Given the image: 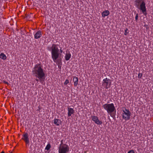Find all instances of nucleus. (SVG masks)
Instances as JSON below:
<instances>
[{
	"mask_svg": "<svg viewBox=\"0 0 153 153\" xmlns=\"http://www.w3.org/2000/svg\"><path fill=\"white\" fill-rule=\"evenodd\" d=\"M32 72L33 74L37 78L36 80L42 84L45 81L46 74L42 65L39 63H37L34 66Z\"/></svg>",
	"mask_w": 153,
	"mask_h": 153,
	"instance_id": "1",
	"label": "nucleus"
},
{
	"mask_svg": "<svg viewBox=\"0 0 153 153\" xmlns=\"http://www.w3.org/2000/svg\"><path fill=\"white\" fill-rule=\"evenodd\" d=\"M145 0H136L134 1V5L137 8L141 11L142 13L146 16L147 10Z\"/></svg>",
	"mask_w": 153,
	"mask_h": 153,
	"instance_id": "2",
	"label": "nucleus"
},
{
	"mask_svg": "<svg viewBox=\"0 0 153 153\" xmlns=\"http://www.w3.org/2000/svg\"><path fill=\"white\" fill-rule=\"evenodd\" d=\"M51 50L52 58L53 61L56 62L59 55V49L56 45L53 44L51 48Z\"/></svg>",
	"mask_w": 153,
	"mask_h": 153,
	"instance_id": "3",
	"label": "nucleus"
},
{
	"mask_svg": "<svg viewBox=\"0 0 153 153\" xmlns=\"http://www.w3.org/2000/svg\"><path fill=\"white\" fill-rule=\"evenodd\" d=\"M102 107L104 108L111 117L112 113L114 111H116V108L113 103H106L104 104Z\"/></svg>",
	"mask_w": 153,
	"mask_h": 153,
	"instance_id": "4",
	"label": "nucleus"
},
{
	"mask_svg": "<svg viewBox=\"0 0 153 153\" xmlns=\"http://www.w3.org/2000/svg\"><path fill=\"white\" fill-rule=\"evenodd\" d=\"M122 110L123 118L126 121L130 120L131 114L129 110L125 107H123Z\"/></svg>",
	"mask_w": 153,
	"mask_h": 153,
	"instance_id": "5",
	"label": "nucleus"
},
{
	"mask_svg": "<svg viewBox=\"0 0 153 153\" xmlns=\"http://www.w3.org/2000/svg\"><path fill=\"white\" fill-rule=\"evenodd\" d=\"M61 144L58 148V151H59V152H65V151L67 149H70L68 146L65 143H63V140H61Z\"/></svg>",
	"mask_w": 153,
	"mask_h": 153,
	"instance_id": "6",
	"label": "nucleus"
},
{
	"mask_svg": "<svg viewBox=\"0 0 153 153\" xmlns=\"http://www.w3.org/2000/svg\"><path fill=\"white\" fill-rule=\"evenodd\" d=\"M102 84L105 86L106 88H109L111 84V80L107 78L104 79L103 80Z\"/></svg>",
	"mask_w": 153,
	"mask_h": 153,
	"instance_id": "7",
	"label": "nucleus"
},
{
	"mask_svg": "<svg viewBox=\"0 0 153 153\" xmlns=\"http://www.w3.org/2000/svg\"><path fill=\"white\" fill-rule=\"evenodd\" d=\"M91 118L92 120L97 125H100L102 124V121L99 120L98 117L97 116H91Z\"/></svg>",
	"mask_w": 153,
	"mask_h": 153,
	"instance_id": "8",
	"label": "nucleus"
},
{
	"mask_svg": "<svg viewBox=\"0 0 153 153\" xmlns=\"http://www.w3.org/2000/svg\"><path fill=\"white\" fill-rule=\"evenodd\" d=\"M23 137L22 138L25 142L26 145H29V140L28 134L26 132L23 135Z\"/></svg>",
	"mask_w": 153,
	"mask_h": 153,
	"instance_id": "9",
	"label": "nucleus"
},
{
	"mask_svg": "<svg viewBox=\"0 0 153 153\" xmlns=\"http://www.w3.org/2000/svg\"><path fill=\"white\" fill-rule=\"evenodd\" d=\"M42 36L41 31V30H39L34 34V38L35 39H38L40 38Z\"/></svg>",
	"mask_w": 153,
	"mask_h": 153,
	"instance_id": "10",
	"label": "nucleus"
},
{
	"mask_svg": "<svg viewBox=\"0 0 153 153\" xmlns=\"http://www.w3.org/2000/svg\"><path fill=\"white\" fill-rule=\"evenodd\" d=\"M53 123L55 125L59 126L61 124L62 122L60 119L55 118L53 120Z\"/></svg>",
	"mask_w": 153,
	"mask_h": 153,
	"instance_id": "11",
	"label": "nucleus"
},
{
	"mask_svg": "<svg viewBox=\"0 0 153 153\" xmlns=\"http://www.w3.org/2000/svg\"><path fill=\"white\" fill-rule=\"evenodd\" d=\"M68 116L70 117L72 114H73L74 112L73 108H68Z\"/></svg>",
	"mask_w": 153,
	"mask_h": 153,
	"instance_id": "12",
	"label": "nucleus"
},
{
	"mask_svg": "<svg viewBox=\"0 0 153 153\" xmlns=\"http://www.w3.org/2000/svg\"><path fill=\"white\" fill-rule=\"evenodd\" d=\"M110 14V12L108 10H106L102 12V16L105 17V16L109 15Z\"/></svg>",
	"mask_w": 153,
	"mask_h": 153,
	"instance_id": "13",
	"label": "nucleus"
},
{
	"mask_svg": "<svg viewBox=\"0 0 153 153\" xmlns=\"http://www.w3.org/2000/svg\"><path fill=\"white\" fill-rule=\"evenodd\" d=\"M71 57V54L70 52L68 53H66L65 56V58L66 61H68L70 59Z\"/></svg>",
	"mask_w": 153,
	"mask_h": 153,
	"instance_id": "14",
	"label": "nucleus"
},
{
	"mask_svg": "<svg viewBox=\"0 0 153 153\" xmlns=\"http://www.w3.org/2000/svg\"><path fill=\"white\" fill-rule=\"evenodd\" d=\"M73 81L74 83V86H76L78 84V77L76 76L74 77L73 79Z\"/></svg>",
	"mask_w": 153,
	"mask_h": 153,
	"instance_id": "15",
	"label": "nucleus"
},
{
	"mask_svg": "<svg viewBox=\"0 0 153 153\" xmlns=\"http://www.w3.org/2000/svg\"><path fill=\"white\" fill-rule=\"evenodd\" d=\"M7 58L6 55L3 53H1L0 54V58L2 59L3 60H5Z\"/></svg>",
	"mask_w": 153,
	"mask_h": 153,
	"instance_id": "16",
	"label": "nucleus"
},
{
	"mask_svg": "<svg viewBox=\"0 0 153 153\" xmlns=\"http://www.w3.org/2000/svg\"><path fill=\"white\" fill-rule=\"evenodd\" d=\"M51 148V145L50 143H48L46 146L45 149L47 150H49Z\"/></svg>",
	"mask_w": 153,
	"mask_h": 153,
	"instance_id": "17",
	"label": "nucleus"
},
{
	"mask_svg": "<svg viewBox=\"0 0 153 153\" xmlns=\"http://www.w3.org/2000/svg\"><path fill=\"white\" fill-rule=\"evenodd\" d=\"M69 149H67V150L65 151H64L65 152H59V151H58V153H68V152L69 151Z\"/></svg>",
	"mask_w": 153,
	"mask_h": 153,
	"instance_id": "18",
	"label": "nucleus"
},
{
	"mask_svg": "<svg viewBox=\"0 0 153 153\" xmlns=\"http://www.w3.org/2000/svg\"><path fill=\"white\" fill-rule=\"evenodd\" d=\"M69 83V80L68 79H66L65 80V82H64V85H66Z\"/></svg>",
	"mask_w": 153,
	"mask_h": 153,
	"instance_id": "19",
	"label": "nucleus"
},
{
	"mask_svg": "<svg viewBox=\"0 0 153 153\" xmlns=\"http://www.w3.org/2000/svg\"><path fill=\"white\" fill-rule=\"evenodd\" d=\"M128 30V29L127 28H126V29L125 30V32L124 33V34L126 36L127 35V34L128 33V32H127Z\"/></svg>",
	"mask_w": 153,
	"mask_h": 153,
	"instance_id": "20",
	"label": "nucleus"
},
{
	"mask_svg": "<svg viewBox=\"0 0 153 153\" xmlns=\"http://www.w3.org/2000/svg\"><path fill=\"white\" fill-rule=\"evenodd\" d=\"M142 76V74L140 73H139L138 75V77L139 79L141 78Z\"/></svg>",
	"mask_w": 153,
	"mask_h": 153,
	"instance_id": "21",
	"label": "nucleus"
},
{
	"mask_svg": "<svg viewBox=\"0 0 153 153\" xmlns=\"http://www.w3.org/2000/svg\"><path fill=\"white\" fill-rule=\"evenodd\" d=\"M138 14L137 13L136 14V16H135V20L136 21H137V19H138Z\"/></svg>",
	"mask_w": 153,
	"mask_h": 153,
	"instance_id": "22",
	"label": "nucleus"
},
{
	"mask_svg": "<svg viewBox=\"0 0 153 153\" xmlns=\"http://www.w3.org/2000/svg\"><path fill=\"white\" fill-rule=\"evenodd\" d=\"M128 153H134V151L133 150H131L129 151Z\"/></svg>",
	"mask_w": 153,
	"mask_h": 153,
	"instance_id": "23",
	"label": "nucleus"
},
{
	"mask_svg": "<svg viewBox=\"0 0 153 153\" xmlns=\"http://www.w3.org/2000/svg\"><path fill=\"white\" fill-rule=\"evenodd\" d=\"M57 65L59 68H61V66H60V64L59 63H58L57 64Z\"/></svg>",
	"mask_w": 153,
	"mask_h": 153,
	"instance_id": "24",
	"label": "nucleus"
},
{
	"mask_svg": "<svg viewBox=\"0 0 153 153\" xmlns=\"http://www.w3.org/2000/svg\"><path fill=\"white\" fill-rule=\"evenodd\" d=\"M4 83H5V84H7V85L8 84V82H6V81H4Z\"/></svg>",
	"mask_w": 153,
	"mask_h": 153,
	"instance_id": "25",
	"label": "nucleus"
},
{
	"mask_svg": "<svg viewBox=\"0 0 153 153\" xmlns=\"http://www.w3.org/2000/svg\"><path fill=\"white\" fill-rule=\"evenodd\" d=\"M60 52H61V53H62V50H61V49H60Z\"/></svg>",
	"mask_w": 153,
	"mask_h": 153,
	"instance_id": "26",
	"label": "nucleus"
},
{
	"mask_svg": "<svg viewBox=\"0 0 153 153\" xmlns=\"http://www.w3.org/2000/svg\"><path fill=\"white\" fill-rule=\"evenodd\" d=\"M1 153H4V151H2V152H1Z\"/></svg>",
	"mask_w": 153,
	"mask_h": 153,
	"instance_id": "27",
	"label": "nucleus"
}]
</instances>
